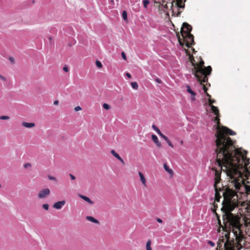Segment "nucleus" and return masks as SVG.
Instances as JSON below:
<instances>
[{
    "label": "nucleus",
    "mask_w": 250,
    "mask_h": 250,
    "mask_svg": "<svg viewBox=\"0 0 250 250\" xmlns=\"http://www.w3.org/2000/svg\"><path fill=\"white\" fill-rule=\"evenodd\" d=\"M229 128L219 126L215 134L216 162L221 169L225 171L231 180L235 190L240 194L250 192V186L246 185L245 179L250 180V170L247 168L249 159L245 155L247 151L236 149L231 139L227 135H235Z\"/></svg>",
    "instance_id": "f257e3e1"
},
{
    "label": "nucleus",
    "mask_w": 250,
    "mask_h": 250,
    "mask_svg": "<svg viewBox=\"0 0 250 250\" xmlns=\"http://www.w3.org/2000/svg\"><path fill=\"white\" fill-rule=\"evenodd\" d=\"M223 195L224 196L222 203L223 208L228 212V220L236 239H238L239 235L242 233L243 230L248 235L250 236V214L249 217H245L244 219V225L243 226L239 223L238 218L230 212L237 205V201L239 198L238 194L235 191L229 189L223 192Z\"/></svg>",
    "instance_id": "f03ea898"
},
{
    "label": "nucleus",
    "mask_w": 250,
    "mask_h": 250,
    "mask_svg": "<svg viewBox=\"0 0 250 250\" xmlns=\"http://www.w3.org/2000/svg\"><path fill=\"white\" fill-rule=\"evenodd\" d=\"M192 64L193 66L192 70V74L196 78L198 81L201 83H205L208 82L207 76L210 75L212 70L211 66H208L203 69L201 67L198 68L192 62Z\"/></svg>",
    "instance_id": "7ed1b4c3"
},
{
    "label": "nucleus",
    "mask_w": 250,
    "mask_h": 250,
    "mask_svg": "<svg viewBox=\"0 0 250 250\" xmlns=\"http://www.w3.org/2000/svg\"><path fill=\"white\" fill-rule=\"evenodd\" d=\"M208 101H209V106L211 107L212 112L215 115H216V116L215 118V120L217 122H218L219 110L216 106H215L212 105V104L213 103H214L215 102V101L214 100L209 99Z\"/></svg>",
    "instance_id": "20e7f679"
},
{
    "label": "nucleus",
    "mask_w": 250,
    "mask_h": 250,
    "mask_svg": "<svg viewBox=\"0 0 250 250\" xmlns=\"http://www.w3.org/2000/svg\"><path fill=\"white\" fill-rule=\"evenodd\" d=\"M192 27L191 25L188 24L187 22L183 23V27L182 28V34L183 37H185V35L189 33H190Z\"/></svg>",
    "instance_id": "39448f33"
},
{
    "label": "nucleus",
    "mask_w": 250,
    "mask_h": 250,
    "mask_svg": "<svg viewBox=\"0 0 250 250\" xmlns=\"http://www.w3.org/2000/svg\"><path fill=\"white\" fill-rule=\"evenodd\" d=\"M50 192V191L49 188H44L39 192L38 195V197L40 199L45 198L49 195Z\"/></svg>",
    "instance_id": "423d86ee"
},
{
    "label": "nucleus",
    "mask_w": 250,
    "mask_h": 250,
    "mask_svg": "<svg viewBox=\"0 0 250 250\" xmlns=\"http://www.w3.org/2000/svg\"><path fill=\"white\" fill-rule=\"evenodd\" d=\"M65 201L64 200H62L54 203L53 207L57 209H60L65 205Z\"/></svg>",
    "instance_id": "0eeeda50"
},
{
    "label": "nucleus",
    "mask_w": 250,
    "mask_h": 250,
    "mask_svg": "<svg viewBox=\"0 0 250 250\" xmlns=\"http://www.w3.org/2000/svg\"><path fill=\"white\" fill-rule=\"evenodd\" d=\"M226 250H235L233 245L229 242H226L224 244Z\"/></svg>",
    "instance_id": "6e6552de"
},
{
    "label": "nucleus",
    "mask_w": 250,
    "mask_h": 250,
    "mask_svg": "<svg viewBox=\"0 0 250 250\" xmlns=\"http://www.w3.org/2000/svg\"><path fill=\"white\" fill-rule=\"evenodd\" d=\"M21 125L23 126L26 128H32L35 126V124L34 123H27L23 122L21 123Z\"/></svg>",
    "instance_id": "1a4fd4ad"
},
{
    "label": "nucleus",
    "mask_w": 250,
    "mask_h": 250,
    "mask_svg": "<svg viewBox=\"0 0 250 250\" xmlns=\"http://www.w3.org/2000/svg\"><path fill=\"white\" fill-rule=\"evenodd\" d=\"M151 139H152V141L157 145V146L159 147H161V144L159 142V141L158 140V138H157L156 135H155L154 134L152 135Z\"/></svg>",
    "instance_id": "9d476101"
},
{
    "label": "nucleus",
    "mask_w": 250,
    "mask_h": 250,
    "mask_svg": "<svg viewBox=\"0 0 250 250\" xmlns=\"http://www.w3.org/2000/svg\"><path fill=\"white\" fill-rule=\"evenodd\" d=\"M79 196L80 198H81L83 200H84L85 201L88 203L89 204H90V205L93 204V202L91 200L89 197L84 196V195H81V194H79Z\"/></svg>",
    "instance_id": "9b49d317"
},
{
    "label": "nucleus",
    "mask_w": 250,
    "mask_h": 250,
    "mask_svg": "<svg viewBox=\"0 0 250 250\" xmlns=\"http://www.w3.org/2000/svg\"><path fill=\"white\" fill-rule=\"evenodd\" d=\"M185 37H187L188 40V42L190 44H192L194 42L193 41V36L190 33L186 34L185 35Z\"/></svg>",
    "instance_id": "f8f14e48"
},
{
    "label": "nucleus",
    "mask_w": 250,
    "mask_h": 250,
    "mask_svg": "<svg viewBox=\"0 0 250 250\" xmlns=\"http://www.w3.org/2000/svg\"><path fill=\"white\" fill-rule=\"evenodd\" d=\"M139 175L140 177V180H141L142 183L143 184V185L144 186L146 187V178H145L144 174L141 172L139 171Z\"/></svg>",
    "instance_id": "ddd939ff"
},
{
    "label": "nucleus",
    "mask_w": 250,
    "mask_h": 250,
    "mask_svg": "<svg viewBox=\"0 0 250 250\" xmlns=\"http://www.w3.org/2000/svg\"><path fill=\"white\" fill-rule=\"evenodd\" d=\"M160 136H161L162 138H163L168 144V145L171 147H173V145L171 143V142L170 141V140L168 139V138L164 135L163 133H162Z\"/></svg>",
    "instance_id": "4468645a"
},
{
    "label": "nucleus",
    "mask_w": 250,
    "mask_h": 250,
    "mask_svg": "<svg viewBox=\"0 0 250 250\" xmlns=\"http://www.w3.org/2000/svg\"><path fill=\"white\" fill-rule=\"evenodd\" d=\"M176 4L177 5V6L180 7V8H184L185 7V4H182V3L183 2H185L186 0H176Z\"/></svg>",
    "instance_id": "2eb2a0df"
},
{
    "label": "nucleus",
    "mask_w": 250,
    "mask_h": 250,
    "mask_svg": "<svg viewBox=\"0 0 250 250\" xmlns=\"http://www.w3.org/2000/svg\"><path fill=\"white\" fill-rule=\"evenodd\" d=\"M86 218L87 220L90 221L93 223H94L96 224L99 223V221L97 219H96L95 218H94V217H93L92 216H86Z\"/></svg>",
    "instance_id": "dca6fc26"
},
{
    "label": "nucleus",
    "mask_w": 250,
    "mask_h": 250,
    "mask_svg": "<svg viewBox=\"0 0 250 250\" xmlns=\"http://www.w3.org/2000/svg\"><path fill=\"white\" fill-rule=\"evenodd\" d=\"M214 186L215 187V191H216L215 194V200L216 201L219 202L220 199L221 198V196L217 192V188H216L215 184L214 185Z\"/></svg>",
    "instance_id": "f3484780"
},
{
    "label": "nucleus",
    "mask_w": 250,
    "mask_h": 250,
    "mask_svg": "<svg viewBox=\"0 0 250 250\" xmlns=\"http://www.w3.org/2000/svg\"><path fill=\"white\" fill-rule=\"evenodd\" d=\"M152 127L159 136L162 133L158 127H157L155 125H153Z\"/></svg>",
    "instance_id": "a211bd4d"
},
{
    "label": "nucleus",
    "mask_w": 250,
    "mask_h": 250,
    "mask_svg": "<svg viewBox=\"0 0 250 250\" xmlns=\"http://www.w3.org/2000/svg\"><path fill=\"white\" fill-rule=\"evenodd\" d=\"M151 240H148L147 242H146V250H152L151 249Z\"/></svg>",
    "instance_id": "6ab92c4d"
},
{
    "label": "nucleus",
    "mask_w": 250,
    "mask_h": 250,
    "mask_svg": "<svg viewBox=\"0 0 250 250\" xmlns=\"http://www.w3.org/2000/svg\"><path fill=\"white\" fill-rule=\"evenodd\" d=\"M111 154H112V155H113L115 157H116L118 160L119 158H120V157H121L120 156V155H119L117 153H116V152H115V150H112L111 151Z\"/></svg>",
    "instance_id": "aec40b11"
},
{
    "label": "nucleus",
    "mask_w": 250,
    "mask_h": 250,
    "mask_svg": "<svg viewBox=\"0 0 250 250\" xmlns=\"http://www.w3.org/2000/svg\"><path fill=\"white\" fill-rule=\"evenodd\" d=\"M122 18L125 21L127 19V14L126 11H123L122 13Z\"/></svg>",
    "instance_id": "412c9836"
},
{
    "label": "nucleus",
    "mask_w": 250,
    "mask_h": 250,
    "mask_svg": "<svg viewBox=\"0 0 250 250\" xmlns=\"http://www.w3.org/2000/svg\"><path fill=\"white\" fill-rule=\"evenodd\" d=\"M131 85L134 89H137L138 88V84L136 82H132L131 83Z\"/></svg>",
    "instance_id": "4be33fe9"
},
{
    "label": "nucleus",
    "mask_w": 250,
    "mask_h": 250,
    "mask_svg": "<svg viewBox=\"0 0 250 250\" xmlns=\"http://www.w3.org/2000/svg\"><path fill=\"white\" fill-rule=\"evenodd\" d=\"M150 1L148 0H143V3L145 8H146Z\"/></svg>",
    "instance_id": "5701e85b"
},
{
    "label": "nucleus",
    "mask_w": 250,
    "mask_h": 250,
    "mask_svg": "<svg viewBox=\"0 0 250 250\" xmlns=\"http://www.w3.org/2000/svg\"><path fill=\"white\" fill-rule=\"evenodd\" d=\"M164 167L165 170L168 172L169 173H172V170L169 168L168 167L166 164H164Z\"/></svg>",
    "instance_id": "b1692460"
},
{
    "label": "nucleus",
    "mask_w": 250,
    "mask_h": 250,
    "mask_svg": "<svg viewBox=\"0 0 250 250\" xmlns=\"http://www.w3.org/2000/svg\"><path fill=\"white\" fill-rule=\"evenodd\" d=\"M103 107L106 110H109L111 108L110 106L108 104L106 103L103 104Z\"/></svg>",
    "instance_id": "393cba45"
},
{
    "label": "nucleus",
    "mask_w": 250,
    "mask_h": 250,
    "mask_svg": "<svg viewBox=\"0 0 250 250\" xmlns=\"http://www.w3.org/2000/svg\"><path fill=\"white\" fill-rule=\"evenodd\" d=\"M10 117L8 116H0V120H8L9 119Z\"/></svg>",
    "instance_id": "a878e982"
},
{
    "label": "nucleus",
    "mask_w": 250,
    "mask_h": 250,
    "mask_svg": "<svg viewBox=\"0 0 250 250\" xmlns=\"http://www.w3.org/2000/svg\"><path fill=\"white\" fill-rule=\"evenodd\" d=\"M191 95V99L192 101H194L195 100V95H196V93L195 92H194L193 91H192V92H191L190 93Z\"/></svg>",
    "instance_id": "bb28decb"
},
{
    "label": "nucleus",
    "mask_w": 250,
    "mask_h": 250,
    "mask_svg": "<svg viewBox=\"0 0 250 250\" xmlns=\"http://www.w3.org/2000/svg\"><path fill=\"white\" fill-rule=\"evenodd\" d=\"M96 65L98 68H102L103 66L102 63L99 61H96Z\"/></svg>",
    "instance_id": "cd10ccee"
},
{
    "label": "nucleus",
    "mask_w": 250,
    "mask_h": 250,
    "mask_svg": "<svg viewBox=\"0 0 250 250\" xmlns=\"http://www.w3.org/2000/svg\"><path fill=\"white\" fill-rule=\"evenodd\" d=\"M42 208L46 210H48L49 205L47 204H44L42 205Z\"/></svg>",
    "instance_id": "c85d7f7f"
},
{
    "label": "nucleus",
    "mask_w": 250,
    "mask_h": 250,
    "mask_svg": "<svg viewBox=\"0 0 250 250\" xmlns=\"http://www.w3.org/2000/svg\"><path fill=\"white\" fill-rule=\"evenodd\" d=\"M186 87H187V91L188 93H190L191 92H192L193 90L191 89L190 86L187 85L186 86Z\"/></svg>",
    "instance_id": "c756f323"
},
{
    "label": "nucleus",
    "mask_w": 250,
    "mask_h": 250,
    "mask_svg": "<svg viewBox=\"0 0 250 250\" xmlns=\"http://www.w3.org/2000/svg\"><path fill=\"white\" fill-rule=\"evenodd\" d=\"M208 244L210 245L212 247H213L215 246V243L213 241L210 240H208Z\"/></svg>",
    "instance_id": "7c9ffc66"
},
{
    "label": "nucleus",
    "mask_w": 250,
    "mask_h": 250,
    "mask_svg": "<svg viewBox=\"0 0 250 250\" xmlns=\"http://www.w3.org/2000/svg\"><path fill=\"white\" fill-rule=\"evenodd\" d=\"M23 166L25 168H27L28 167H31V165L30 163H26Z\"/></svg>",
    "instance_id": "2f4dec72"
},
{
    "label": "nucleus",
    "mask_w": 250,
    "mask_h": 250,
    "mask_svg": "<svg viewBox=\"0 0 250 250\" xmlns=\"http://www.w3.org/2000/svg\"><path fill=\"white\" fill-rule=\"evenodd\" d=\"M48 178H49V179H50V180H53V181H57V179H56L55 177H53V176H52L49 175V176H48Z\"/></svg>",
    "instance_id": "473e14b6"
},
{
    "label": "nucleus",
    "mask_w": 250,
    "mask_h": 250,
    "mask_svg": "<svg viewBox=\"0 0 250 250\" xmlns=\"http://www.w3.org/2000/svg\"><path fill=\"white\" fill-rule=\"evenodd\" d=\"M0 79L2 81H3V82H6V80H6V78L5 77H4V76H2V75H0Z\"/></svg>",
    "instance_id": "72a5a7b5"
},
{
    "label": "nucleus",
    "mask_w": 250,
    "mask_h": 250,
    "mask_svg": "<svg viewBox=\"0 0 250 250\" xmlns=\"http://www.w3.org/2000/svg\"><path fill=\"white\" fill-rule=\"evenodd\" d=\"M74 110L75 111H78L82 110V108L80 106H77L75 107Z\"/></svg>",
    "instance_id": "f704fd0d"
},
{
    "label": "nucleus",
    "mask_w": 250,
    "mask_h": 250,
    "mask_svg": "<svg viewBox=\"0 0 250 250\" xmlns=\"http://www.w3.org/2000/svg\"><path fill=\"white\" fill-rule=\"evenodd\" d=\"M9 60L10 61V62H11L12 64H13V63H15L14 59L13 57H10L9 58Z\"/></svg>",
    "instance_id": "c9c22d12"
},
{
    "label": "nucleus",
    "mask_w": 250,
    "mask_h": 250,
    "mask_svg": "<svg viewBox=\"0 0 250 250\" xmlns=\"http://www.w3.org/2000/svg\"><path fill=\"white\" fill-rule=\"evenodd\" d=\"M155 82L158 83H162V81H161V79H159V78H156L155 79Z\"/></svg>",
    "instance_id": "e433bc0d"
},
{
    "label": "nucleus",
    "mask_w": 250,
    "mask_h": 250,
    "mask_svg": "<svg viewBox=\"0 0 250 250\" xmlns=\"http://www.w3.org/2000/svg\"><path fill=\"white\" fill-rule=\"evenodd\" d=\"M121 55H122V58L124 59V60H126V56H125V52H122V53H121Z\"/></svg>",
    "instance_id": "4c0bfd02"
},
{
    "label": "nucleus",
    "mask_w": 250,
    "mask_h": 250,
    "mask_svg": "<svg viewBox=\"0 0 250 250\" xmlns=\"http://www.w3.org/2000/svg\"><path fill=\"white\" fill-rule=\"evenodd\" d=\"M63 70L65 72H67L68 71V68L67 66H64L63 67Z\"/></svg>",
    "instance_id": "58836bf2"
},
{
    "label": "nucleus",
    "mask_w": 250,
    "mask_h": 250,
    "mask_svg": "<svg viewBox=\"0 0 250 250\" xmlns=\"http://www.w3.org/2000/svg\"><path fill=\"white\" fill-rule=\"evenodd\" d=\"M69 176L72 180H75L76 177L72 174H69Z\"/></svg>",
    "instance_id": "ea45409f"
},
{
    "label": "nucleus",
    "mask_w": 250,
    "mask_h": 250,
    "mask_svg": "<svg viewBox=\"0 0 250 250\" xmlns=\"http://www.w3.org/2000/svg\"><path fill=\"white\" fill-rule=\"evenodd\" d=\"M157 221L158 223H162L163 222V221L160 218H157Z\"/></svg>",
    "instance_id": "a19ab883"
},
{
    "label": "nucleus",
    "mask_w": 250,
    "mask_h": 250,
    "mask_svg": "<svg viewBox=\"0 0 250 250\" xmlns=\"http://www.w3.org/2000/svg\"><path fill=\"white\" fill-rule=\"evenodd\" d=\"M118 160H119V161H120V162H121L123 164H125V162H124V161L123 159L121 157H120V158H119Z\"/></svg>",
    "instance_id": "79ce46f5"
},
{
    "label": "nucleus",
    "mask_w": 250,
    "mask_h": 250,
    "mask_svg": "<svg viewBox=\"0 0 250 250\" xmlns=\"http://www.w3.org/2000/svg\"><path fill=\"white\" fill-rule=\"evenodd\" d=\"M126 76L128 78H131V75H130L129 73H126Z\"/></svg>",
    "instance_id": "37998d69"
},
{
    "label": "nucleus",
    "mask_w": 250,
    "mask_h": 250,
    "mask_svg": "<svg viewBox=\"0 0 250 250\" xmlns=\"http://www.w3.org/2000/svg\"><path fill=\"white\" fill-rule=\"evenodd\" d=\"M59 104V101L57 100H56L54 102V104L57 105Z\"/></svg>",
    "instance_id": "c03bdc74"
},
{
    "label": "nucleus",
    "mask_w": 250,
    "mask_h": 250,
    "mask_svg": "<svg viewBox=\"0 0 250 250\" xmlns=\"http://www.w3.org/2000/svg\"><path fill=\"white\" fill-rule=\"evenodd\" d=\"M204 64V62H203V61H201V62H200V64H201V66H202Z\"/></svg>",
    "instance_id": "a18cd8bd"
},
{
    "label": "nucleus",
    "mask_w": 250,
    "mask_h": 250,
    "mask_svg": "<svg viewBox=\"0 0 250 250\" xmlns=\"http://www.w3.org/2000/svg\"><path fill=\"white\" fill-rule=\"evenodd\" d=\"M180 143H181V145H182L183 144V141H181Z\"/></svg>",
    "instance_id": "49530a36"
},
{
    "label": "nucleus",
    "mask_w": 250,
    "mask_h": 250,
    "mask_svg": "<svg viewBox=\"0 0 250 250\" xmlns=\"http://www.w3.org/2000/svg\"><path fill=\"white\" fill-rule=\"evenodd\" d=\"M207 96L209 97H210V95H209L208 94H207Z\"/></svg>",
    "instance_id": "de8ad7c7"
},
{
    "label": "nucleus",
    "mask_w": 250,
    "mask_h": 250,
    "mask_svg": "<svg viewBox=\"0 0 250 250\" xmlns=\"http://www.w3.org/2000/svg\"><path fill=\"white\" fill-rule=\"evenodd\" d=\"M204 90L206 91L207 90V89H205V86H204Z\"/></svg>",
    "instance_id": "09e8293b"
},
{
    "label": "nucleus",
    "mask_w": 250,
    "mask_h": 250,
    "mask_svg": "<svg viewBox=\"0 0 250 250\" xmlns=\"http://www.w3.org/2000/svg\"><path fill=\"white\" fill-rule=\"evenodd\" d=\"M1 187V185H0V188Z\"/></svg>",
    "instance_id": "8fccbe9b"
}]
</instances>
